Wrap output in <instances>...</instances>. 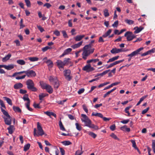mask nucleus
Listing matches in <instances>:
<instances>
[{
    "label": "nucleus",
    "instance_id": "nucleus-13",
    "mask_svg": "<svg viewBox=\"0 0 155 155\" xmlns=\"http://www.w3.org/2000/svg\"><path fill=\"white\" fill-rule=\"evenodd\" d=\"M123 50L121 49H118L116 48H114L110 50V52L113 54L118 53L122 52Z\"/></svg>",
    "mask_w": 155,
    "mask_h": 155
},
{
    "label": "nucleus",
    "instance_id": "nucleus-25",
    "mask_svg": "<svg viewBox=\"0 0 155 155\" xmlns=\"http://www.w3.org/2000/svg\"><path fill=\"white\" fill-rule=\"evenodd\" d=\"M11 56V54H9L5 56L2 59V61L3 62H5L7 61L10 58Z\"/></svg>",
    "mask_w": 155,
    "mask_h": 155
},
{
    "label": "nucleus",
    "instance_id": "nucleus-56",
    "mask_svg": "<svg viewBox=\"0 0 155 155\" xmlns=\"http://www.w3.org/2000/svg\"><path fill=\"white\" fill-rule=\"evenodd\" d=\"M37 27L41 32H42L44 31V29L40 25H37Z\"/></svg>",
    "mask_w": 155,
    "mask_h": 155
},
{
    "label": "nucleus",
    "instance_id": "nucleus-57",
    "mask_svg": "<svg viewBox=\"0 0 155 155\" xmlns=\"http://www.w3.org/2000/svg\"><path fill=\"white\" fill-rule=\"evenodd\" d=\"M103 37H100L99 38L98 41L99 43H103L104 42L103 38Z\"/></svg>",
    "mask_w": 155,
    "mask_h": 155
},
{
    "label": "nucleus",
    "instance_id": "nucleus-39",
    "mask_svg": "<svg viewBox=\"0 0 155 155\" xmlns=\"http://www.w3.org/2000/svg\"><path fill=\"white\" fill-rule=\"evenodd\" d=\"M147 96H144L142 97H141L139 101L137 103V104H136V106L139 105L140 103L143 101V100L147 97Z\"/></svg>",
    "mask_w": 155,
    "mask_h": 155
},
{
    "label": "nucleus",
    "instance_id": "nucleus-15",
    "mask_svg": "<svg viewBox=\"0 0 155 155\" xmlns=\"http://www.w3.org/2000/svg\"><path fill=\"white\" fill-rule=\"evenodd\" d=\"M143 28L142 26H140L139 27H136L134 28V30H135L134 33L135 34L138 33L140 32Z\"/></svg>",
    "mask_w": 155,
    "mask_h": 155
},
{
    "label": "nucleus",
    "instance_id": "nucleus-4",
    "mask_svg": "<svg viewBox=\"0 0 155 155\" xmlns=\"http://www.w3.org/2000/svg\"><path fill=\"white\" fill-rule=\"evenodd\" d=\"M40 84L42 88L46 90L49 94H51L53 92V89L50 85L43 82H41Z\"/></svg>",
    "mask_w": 155,
    "mask_h": 155
},
{
    "label": "nucleus",
    "instance_id": "nucleus-6",
    "mask_svg": "<svg viewBox=\"0 0 155 155\" xmlns=\"http://www.w3.org/2000/svg\"><path fill=\"white\" fill-rule=\"evenodd\" d=\"M26 85L28 88L33 91H36L37 89L34 87V84L33 81L31 79L28 80L26 81Z\"/></svg>",
    "mask_w": 155,
    "mask_h": 155
},
{
    "label": "nucleus",
    "instance_id": "nucleus-41",
    "mask_svg": "<svg viewBox=\"0 0 155 155\" xmlns=\"http://www.w3.org/2000/svg\"><path fill=\"white\" fill-rule=\"evenodd\" d=\"M125 21L129 25L133 24L134 23V21L133 20L128 19L125 20Z\"/></svg>",
    "mask_w": 155,
    "mask_h": 155
},
{
    "label": "nucleus",
    "instance_id": "nucleus-43",
    "mask_svg": "<svg viewBox=\"0 0 155 155\" xmlns=\"http://www.w3.org/2000/svg\"><path fill=\"white\" fill-rule=\"evenodd\" d=\"M62 143L65 146L69 145L71 144V143L69 141H65L62 142Z\"/></svg>",
    "mask_w": 155,
    "mask_h": 155
},
{
    "label": "nucleus",
    "instance_id": "nucleus-5",
    "mask_svg": "<svg viewBox=\"0 0 155 155\" xmlns=\"http://www.w3.org/2000/svg\"><path fill=\"white\" fill-rule=\"evenodd\" d=\"M37 127L38 130V133L37 134L36 131V130L35 128L34 129V135L35 136H42L44 134V132L42 127L40 125L39 122H38L37 124Z\"/></svg>",
    "mask_w": 155,
    "mask_h": 155
},
{
    "label": "nucleus",
    "instance_id": "nucleus-61",
    "mask_svg": "<svg viewBox=\"0 0 155 155\" xmlns=\"http://www.w3.org/2000/svg\"><path fill=\"white\" fill-rule=\"evenodd\" d=\"M51 6V5L49 3H46L44 5V7L46 6L48 8H50Z\"/></svg>",
    "mask_w": 155,
    "mask_h": 155
},
{
    "label": "nucleus",
    "instance_id": "nucleus-10",
    "mask_svg": "<svg viewBox=\"0 0 155 155\" xmlns=\"http://www.w3.org/2000/svg\"><path fill=\"white\" fill-rule=\"evenodd\" d=\"M143 49V47H141L132 52L127 55V57H133L139 54V52Z\"/></svg>",
    "mask_w": 155,
    "mask_h": 155
},
{
    "label": "nucleus",
    "instance_id": "nucleus-28",
    "mask_svg": "<svg viewBox=\"0 0 155 155\" xmlns=\"http://www.w3.org/2000/svg\"><path fill=\"white\" fill-rule=\"evenodd\" d=\"M3 98L4 99L6 100L7 102V103L9 105H12V101L8 97H3Z\"/></svg>",
    "mask_w": 155,
    "mask_h": 155
},
{
    "label": "nucleus",
    "instance_id": "nucleus-32",
    "mask_svg": "<svg viewBox=\"0 0 155 155\" xmlns=\"http://www.w3.org/2000/svg\"><path fill=\"white\" fill-rule=\"evenodd\" d=\"M13 108L14 110L16 112L20 113L21 112V109L18 107L13 106Z\"/></svg>",
    "mask_w": 155,
    "mask_h": 155
},
{
    "label": "nucleus",
    "instance_id": "nucleus-59",
    "mask_svg": "<svg viewBox=\"0 0 155 155\" xmlns=\"http://www.w3.org/2000/svg\"><path fill=\"white\" fill-rule=\"evenodd\" d=\"M149 107H148L146 109L143 110L142 112V114H144L145 113H146L147 111L149 110Z\"/></svg>",
    "mask_w": 155,
    "mask_h": 155
},
{
    "label": "nucleus",
    "instance_id": "nucleus-22",
    "mask_svg": "<svg viewBox=\"0 0 155 155\" xmlns=\"http://www.w3.org/2000/svg\"><path fill=\"white\" fill-rule=\"evenodd\" d=\"M120 129L123 131H126L127 132L130 131V129L129 128L127 127V126L126 125L121 127Z\"/></svg>",
    "mask_w": 155,
    "mask_h": 155
},
{
    "label": "nucleus",
    "instance_id": "nucleus-3",
    "mask_svg": "<svg viewBox=\"0 0 155 155\" xmlns=\"http://www.w3.org/2000/svg\"><path fill=\"white\" fill-rule=\"evenodd\" d=\"M1 110L3 114L7 117H4L5 124L8 125H10L11 124V119L10 116L8 112L3 109L2 107L1 108Z\"/></svg>",
    "mask_w": 155,
    "mask_h": 155
},
{
    "label": "nucleus",
    "instance_id": "nucleus-45",
    "mask_svg": "<svg viewBox=\"0 0 155 155\" xmlns=\"http://www.w3.org/2000/svg\"><path fill=\"white\" fill-rule=\"evenodd\" d=\"M51 48L48 46H45L42 48V50L43 52H45L48 49H51Z\"/></svg>",
    "mask_w": 155,
    "mask_h": 155
},
{
    "label": "nucleus",
    "instance_id": "nucleus-19",
    "mask_svg": "<svg viewBox=\"0 0 155 155\" xmlns=\"http://www.w3.org/2000/svg\"><path fill=\"white\" fill-rule=\"evenodd\" d=\"M82 41H81L77 44H75L71 46V47L73 49H75L79 47L82 44Z\"/></svg>",
    "mask_w": 155,
    "mask_h": 155
},
{
    "label": "nucleus",
    "instance_id": "nucleus-51",
    "mask_svg": "<svg viewBox=\"0 0 155 155\" xmlns=\"http://www.w3.org/2000/svg\"><path fill=\"white\" fill-rule=\"evenodd\" d=\"M26 76V75H24L21 76H18L15 78L17 80L21 79L24 78Z\"/></svg>",
    "mask_w": 155,
    "mask_h": 155
},
{
    "label": "nucleus",
    "instance_id": "nucleus-1",
    "mask_svg": "<svg viewBox=\"0 0 155 155\" xmlns=\"http://www.w3.org/2000/svg\"><path fill=\"white\" fill-rule=\"evenodd\" d=\"M82 118H81V120L84 123V126L89 128L94 129L95 130L98 129V127L92 123L91 120L85 115L83 114H81Z\"/></svg>",
    "mask_w": 155,
    "mask_h": 155
},
{
    "label": "nucleus",
    "instance_id": "nucleus-33",
    "mask_svg": "<svg viewBox=\"0 0 155 155\" xmlns=\"http://www.w3.org/2000/svg\"><path fill=\"white\" fill-rule=\"evenodd\" d=\"M17 62L18 64L21 65H25V61L24 60L22 59L17 60Z\"/></svg>",
    "mask_w": 155,
    "mask_h": 155
},
{
    "label": "nucleus",
    "instance_id": "nucleus-17",
    "mask_svg": "<svg viewBox=\"0 0 155 155\" xmlns=\"http://www.w3.org/2000/svg\"><path fill=\"white\" fill-rule=\"evenodd\" d=\"M85 36V35H78L76 36L74 38V39L76 41H81Z\"/></svg>",
    "mask_w": 155,
    "mask_h": 155
},
{
    "label": "nucleus",
    "instance_id": "nucleus-8",
    "mask_svg": "<svg viewBox=\"0 0 155 155\" xmlns=\"http://www.w3.org/2000/svg\"><path fill=\"white\" fill-rule=\"evenodd\" d=\"M64 72L65 79L67 81H70L72 78V77L70 75L71 71L69 69L66 70L64 71Z\"/></svg>",
    "mask_w": 155,
    "mask_h": 155
},
{
    "label": "nucleus",
    "instance_id": "nucleus-12",
    "mask_svg": "<svg viewBox=\"0 0 155 155\" xmlns=\"http://www.w3.org/2000/svg\"><path fill=\"white\" fill-rule=\"evenodd\" d=\"M57 65L59 69L61 70V68H63L64 66L63 62L61 60H58L56 62Z\"/></svg>",
    "mask_w": 155,
    "mask_h": 155
},
{
    "label": "nucleus",
    "instance_id": "nucleus-9",
    "mask_svg": "<svg viewBox=\"0 0 155 155\" xmlns=\"http://www.w3.org/2000/svg\"><path fill=\"white\" fill-rule=\"evenodd\" d=\"M25 75L28 78L34 77L36 75L35 72L33 70H28L25 71Z\"/></svg>",
    "mask_w": 155,
    "mask_h": 155
},
{
    "label": "nucleus",
    "instance_id": "nucleus-7",
    "mask_svg": "<svg viewBox=\"0 0 155 155\" xmlns=\"http://www.w3.org/2000/svg\"><path fill=\"white\" fill-rule=\"evenodd\" d=\"M124 36L127 37V39L128 41H131L136 38V36L130 31L126 32L124 34Z\"/></svg>",
    "mask_w": 155,
    "mask_h": 155
},
{
    "label": "nucleus",
    "instance_id": "nucleus-11",
    "mask_svg": "<svg viewBox=\"0 0 155 155\" xmlns=\"http://www.w3.org/2000/svg\"><path fill=\"white\" fill-rule=\"evenodd\" d=\"M83 70L87 72H90L94 70V69L91 66L90 64H88L83 67Z\"/></svg>",
    "mask_w": 155,
    "mask_h": 155
},
{
    "label": "nucleus",
    "instance_id": "nucleus-21",
    "mask_svg": "<svg viewBox=\"0 0 155 155\" xmlns=\"http://www.w3.org/2000/svg\"><path fill=\"white\" fill-rule=\"evenodd\" d=\"M49 80L50 82L54 83L55 81H57L58 79L56 77L50 76L49 78Z\"/></svg>",
    "mask_w": 155,
    "mask_h": 155
},
{
    "label": "nucleus",
    "instance_id": "nucleus-23",
    "mask_svg": "<svg viewBox=\"0 0 155 155\" xmlns=\"http://www.w3.org/2000/svg\"><path fill=\"white\" fill-rule=\"evenodd\" d=\"M70 59L69 58H66L64 59V60L63 61L64 65L68 64L71 62L70 61Z\"/></svg>",
    "mask_w": 155,
    "mask_h": 155
},
{
    "label": "nucleus",
    "instance_id": "nucleus-64",
    "mask_svg": "<svg viewBox=\"0 0 155 155\" xmlns=\"http://www.w3.org/2000/svg\"><path fill=\"white\" fill-rule=\"evenodd\" d=\"M129 119H127L121 121L120 122L123 124H126L127 123L129 122Z\"/></svg>",
    "mask_w": 155,
    "mask_h": 155
},
{
    "label": "nucleus",
    "instance_id": "nucleus-63",
    "mask_svg": "<svg viewBox=\"0 0 155 155\" xmlns=\"http://www.w3.org/2000/svg\"><path fill=\"white\" fill-rule=\"evenodd\" d=\"M115 124H113L110 127V129L112 131H114L115 130Z\"/></svg>",
    "mask_w": 155,
    "mask_h": 155
},
{
    "label": "nucleus",
    "instance_id": "nucleus-40",
    "mask_svg": "<svg viewBox=\"0 0 155 155\" xmlns=\"http://www.w3.org/2000/svg\"><path fill=\"white\" fill-rule=\"evenodd\" d=\"M23 99L24 101H28L27 102H30V101L28 97V94H25L24 96Z\"/></svg>",
    "mask_w": 155,
    "mask_h": 155
},
{
    "label": "nucleus",
    "instance_id": "nucleus-29",
    "mask_svg": "<svg viewBox=\"0 0 155 155\" xmlns=\"http://www.w3.org/2000/svg\"><path fill=\"white\" fill-rule=\"evenodd\" d=\"M130 141L132 144L133 147H134L135 149L137 150L138 152H139V149L136 146V143L135 140H131Z\"/></svg>",
    "mask_w": 155,
    "mask_h": 155
},
{
    "label": "nucleus",
    "instance_id": "nucleus-48",
    "mask_svg": "<svg viewBox=\"0 0 155 155\" xmlns=\"http://www.w3.org/2000/svg\"><path fill=\"white\" fill-rule=\"evenodd\" d=\"M131 107H126L125 109V111L126 113H127L128 114V116H130V113L128 111V110Z\"/></svg>",
    "mask_w": 155,
    "mask_h": 155
},
{
    "label": "nucleus",
    "instance_id": "nucleus-37",
    "mask_svg": "<svg viewBox=\"0 0 155 155\" xmlns=\"http://www.w3.org/2000/svg\"><path fill=\"white\" fill-rule=\"evenodd\" d=\"M99 61V59H91V60H88L87 61V63H89L91 62H93L94 63H96L97 62V61Z\"/></svg>",
    "mask_w": 155,
    "mask_h": 155
},
{
    "label": "nucleus",
    "instance_id": "nucleus-18",
    "mask_svg": "<svg viewBox=\"0 0 155 155\" xmlns=\"http://www.w3.org/2000/svg\"><path fill=\"white\" fill-rule=\"evenodd\" d=\"M44 114H46L47 115L50 117H51V116H54L55 117H56V115L54 113L52 112H51L48 111H47L46 112H44Z\"/></svg>",
    "mask_w": 155,
    "mask_h": 155
},
{
    "label": "nucleus",
    "instance_id": "nucleus-27",
    "mask_svg": "<svg viewBox=\"0 0 155 155\" xmlns=\"http://www.w3.org/2000/svg\"><path fill=\"white\" fill-rule=\"evenodd\" d=\"M14 67V65L13 64H10L8 65H5V68L8 70H11L13 69Z\"/></svg>",
    "mask_w": 155,
    "mask_h": 155
},
{
    "label": "nucleus",
    "instance_id": "nucleus-49",
    "mask_svg": "<svg viewBox=\"0 0 155 155\" xmlns=\"http://www.w3.org/2000/svg\"><path fill=\"white\" fill-rule=\"evenodd\" d=\"M25 2L28 7H31V2L29 0H25Z\"/></svg>",
    "mask_w": 155,
    "mask_h": 155
},
{
    "label": "nucleus",
    "instance_id": "nucleus-52",
    "mask_svg": "<svg viewBox=\"0 0 155 155\" xmlns=\"http://www.w3.org/2000/svg\"><path fill=\"white\" fill-rule=\"evenodd\" d=\"M62 33L63 34V36L64 38H68V36L67 35V34L66 32L65 31H62Z\"/></svg>",
    "mask_w": 155,
    "mask_h": 155
},
{
    "label": "nucleus",
    "instance_id": "nucleus-50",
    "mask_svg": "<svg viewBox=\"0 0 155 155\" xmlns=\"http://www.w3.org/2000/svg\"><path fill=\"white\" fill-rule=\"evenodd\" d=\"M110 83L109 82H106L104 83H103L101 84L100 85H99L98 86V87L99 88L101 87H103L105 85H106L107 84H110Z\"/></svg>",
    "mask_w": 155,
    "mask_h": 155
},
{
    "label": "nucleus",
    "instance_id": "nucleus-24",
    "mask_svg": "<svg viewBox=\"0 0 155 155\" xmlns=\"http://www.w3.org/2000/svg\"><path fill=\"white\" fill-rule=\"evenodd\" d=\"M48 95L47 94L42 93L40 94L39 95V99L40 100L42 101L43 100V98Z\"/></svg>",
    "mask_w": 155,
    "mask_h": 155
},
{
    "label": "nucleus",
    "instance_id": "nucleus-20",
    "mask_svg": "<svg viewBox=\"0 0 155 155\" xmlns=\"http://www.w3.org/2000/svg\"><path fill=\"white\" fill-rule=\"evenodd\" d=\"M23 85L22 84L18 83L15 84L14 85V87L15 89H18L21 88H22Z\"/></svg>",
    "mask_w": 155,
    "mask_h": 155
},
{
    "label": "nucleus",
    "instance_id": "nucleus-53",
    "mask_svg": "<svg viewBox=\"0 0 155 155\" xmlns=\"http://www.w3.org/2000/svg\"><path fill=\"white\" fill-rule=\"evenodd\" d=\"M118 25V21H115L112 25L114 27H117Z\"/></svg>",
    "mask_w": 155,
    "mask_h": 155
},
{
    "label": "nucleus",
    "instance_id": "nucleus-62",
    "mask_svg": "<svg viewBox=\"0 0 155 155\" xmlns=\"http://www.w3.org/2000/svg\"><path fill=\"white\" fill-rule=\"evenodd\" d=\"M54 33L57 36H59L60 35V32L57 30L54 31Z\"/></svg>",
    "mask_w": 155,
    "mask_h": 155
},
{
    "label": "nucleus",
    "instance_id": "nucleus-2",
    "mask_svg": "<svg viewBox=\"0 0 155 155\" xmlns=\"http://www.w3.org/2000/svg\"><path fill=\"white\" fill-rule=\"evenodd\" d=\"M91 45L90 44L85 45L83 48V52L82 54V58L84 60H86L87 57L91 54L93 53L94 49L91 48Z\"/></svg>",
    "mask_w": 155,
    "mask_h": 155
},
{
    "label": "nucleus",
    "instance_id": "nucleus-35",
    "mask_svg": "<svg viewBox=\"0 0 155 155\" xmlns=\"http://www.w3.org/2000/svg\"><path fill=\"white\" fill-rule=\"evenodd\" d=\"M53 84L54 87L57 89L59 86V83L58 80H57V81H55L53 83Z\"/></svg>",
    "mask_w": 155,
    "mask_h": 155
},
{
    "label": "nucleus",
    "instance_id": "nucleus-31",
    "mask_svg": "<svg viewBox=\"0 0 155 155\" xmlns=\"http://www.w3.org/2000/svg\"><path fill=\"white\" fill-rule=\"evenodd\" d=\"M104 15L105 17H107L109 16V13L108 12V10L107 9L105 8L103 11Z\"/></svg>",
    "mask_w": 155,
    "mask_h": 155
},
{
    "label": "nucleus",
    "instance_id": "nucleus-38",
    "mask_svg": "<svg viewBox=\"0 0 155 155\" xmlns=\"http://www.w3.org/2000/svg\"><path fill=\"white\" fill-rule=\"evenodd\" d=\"M13 127L14 126H13L10 125L9 127L7 128L8 130V133L10 134H12L13 132Z\"/></svg>",
    "mask_w": 155,
    "mask_h": 155
},
{
    "label": "nucleus",
    "instance_id": "nucleus-47",
    "mask_svg": "<svg viewBox=\"0 0 155 155\" xmlns=\"http://www.w3.org/2000/svg\"><path fill=\"white\" fill-rule=\"evenodd\" d=\"M88 134L94 138H95L96 137V135L92 132H89Z\"/></svg>",
    "mask_w": 155,
    "mask_h": 155
},
{
    "label": "nucleus",
    "instance_id": "nucleus-55",
    "mask_svg": "<svg viewBox=\"0 0 155 155\" xmlns=\"http://www.w3.org/2000/svg\"><path fill=\"white\" fill-rule=\"evenodd\" d=\"M124 61V60H119L118 61H116L113 63L114 65H116L118 64H119L121 62H122Z\"/></svg>",
    "mask_w": 155,
    "mask_h": 155
},
{
    "label": "nucleus",
    "instance_id": "nucleus-30",
    "mask_svg": "<svg viewBox=\"0 0 155 155\" xmlns=\"http://www.w3.org/2000/svg\"><path fill=\"white\" fill-rule=\"evenodd\" d=\"M76 129L78 131H80L82 129V127L81 125L78 123L75 124Z\"/></svg>",
    "mask_w": 155,
    "mask_h": 155
},
{
    "label": "nucleus",
    "instance_id": "nucleus-34",
    "mask_svg": "<svg viewBox=\"0 0 155 155\" xmlns=\"http://www.w3.org/2000/svg\"><path fill=\"white\" fill-rule=\"evenodd\" d=\"M30 105V102H27L25 104V105L26 106V108H27V109L29 111H32L33 110V109L30 107H29Z\"/></svg>",
    "mask_w": 155,
    "mask_h": 155
},
{
    "label": "nucleus",
    "instance_id": "nucleus-16",
    "mask_svg": "<svg viewBox=\"0 0 155 155\" xmlns=\"http://www.w3.org/2000/svg\"><path fill=\"white\" fill-rule=\"evenodd\" d=\"M72 51V49L71 48H68L65 50L62 55L60 56V57H63L65 55L68 54H69Z\"/></svg>",
    "mask_w": 155,
    "mask_h": 155
},
{
    "label": "nucleus",
    "instance_id": "nucleus-26",
    "mask_svg": "<svg viewBox=\"0 0 155 155\" xmlns=\"http://www.w3.org/2000/svg\"><path fill=\"white\" fill-rule=\"evenodd\" d=\"M112 31V30L111 29H109L106 33L102 35V37L103 38H105L109 36Z\"/></svg>",
    "mask_w": 155,
    "mask_h": 155
},
{
    "label": "nucleus",
    "instance_id": "nucleus-60",
    "mask_svg": "<svg viewBox=\"0 0 155 155\" xmlns=\"http://www.w3.org/2000/svg\"><path fill=\"white\" fill-rule=\"evenodd\" d=\"M60 152L61 153V155H64L65 154V151L64 150V149L61 147H60Z\"/></svg>",
    "mask_w": 155,
    "mask_h": 155
},
{
    "label": "nucleus",
    "instance_id": "nucleus-44",
    "mask_svg": "<svg viewBox=\"0 0 155 155\" xmlns=\"http://www.w3.org/2000/svg\"><path fill=\"white\" fill-rule=\"evenodd\" d=\"M152 142V148L153 149V152L155 153V140H153Z\"/></svg>",
    "mask_w": 155,
    "mask_h": 155
},
{
    "label": "nucleus",
    "instance_id": "nucleus-36",
    "mask_svg": "<svg viewBox=\"0 0 155 155\" xmlns=\"http://www.w3.org/2000/svg\"><path fill=\"white\" fill-rule=\"evenodd\" d=\"M28 59L31 61H37L38 60V58L36 57H29Z\"/></svg>",
    "mask_w": 155,
    "mask_h": 155
},
{
    "label": "nucleus",
    "instance_id": "nucleus-54",
    "mask_svg": "<svg viewBox=\"0 0 155 155\" xmlns=\"http://www.w3.org/2000/svg\"><path fill=\"white\" fill-rule=\"evenodd\" d=\"M83 153V151H81L79 150H78L76 151L75 155H81Z\"/></svg>",
    "mask_w": 155,
    "mask_h": 155
},
{
    "label": "nucleus",
    "instance_id": "nucleus-42",
    "mask_svg": "<svg viewBox=\"0 0 155 155\" xmlns=\"http://www.w3.org/2000/svg\"><path fill=\"white\" fill-rule=\"evenodd\" d=\"M30 145L29 143H28L26 145H25L24 147V150L25 151H26L28 150L30 147Z\"/></svg>",
    "mask_w": 155,
    "mask_h": 155
},
{
    "label": "nucleus",
    "instance_id": "nucleus-58",
    "mask_svg": "<svg viewBox=\"0 0 155 155\" xmlns=\"http://www.w3.org/2000/svg\"><path fill=\"white\" fill-rule=\"evenodd\" d=\"M82 107H83V109L85 111V112L86 113H87L88 110V109H87L86 105L85 104L83 105H82Z\"/></svg>",
    "mask_w": 155,
    "mask_h": 155
},
{
    "label": "nucleus",
    "instance_id": "nucleus-14",
    "mask_svg": "<svg viewBox=\"0 0 155 155\" xmlns=\"http://www.w3.org/2000/svg\"><path fill=\"white\" fill-rule=\"evenodd\" d=\"M47 59V58L45 57L43 59V60L47 64L48 66L49 67H52L53 64V62L50 60H47V61H45V60H46Z\"/></svg>",
    "mask_w": 155,
    "mask_h": 155
},
{
    "label": "nucleus",
    "instance_id": "nucleus-46",
    "mask_svg": "<svg viewBox=\"0 0 155 155\" xmlns=\"http://www.w3.org/2000/svg\"><path fill=\"white\" fill-rule=\"evenodd\" d=\"M110 136L115 139L119 140V139L117 137V136L113 133H111L110 135Z\"/></svg>",
    "mask_w": 155,
    "mask_h": 155
}]
</instances>
